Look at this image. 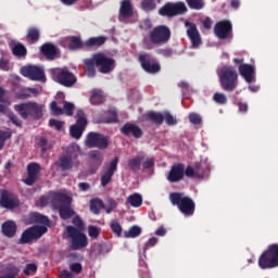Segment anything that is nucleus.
<instances>
[{
  "label": "nucleus",
  "mask_w": 278,
  "mask_h": 278,
  "mask_svg": "<svg viewBox=\"0 0 278 278\" xmlns=\"http://www.w3.org/2000/svg\"><path fill=\"white\" fill-rule=\"evenodd\" d=\"M85 66L89 77H94V75H97L94 66L99 68V73L108 75V73H112V71L116 68V61L112 58H108L104 53L99 52L93 54L92 59H86Z\"/></svg>",
  "instance_id": "1"
},
{
  "label": "nucleus",
  "mask_w": 278,
  "mask_h": 278,
  "mask_svg": "<svg viewBox=\"0 0 278 278\" xmlns=\"http://www.w3.org/2000/svg\"><path fill=\"white\" fill-rule=\"evenodd\" d=\"M170 40V28L166 25H159L148 33V36L142 39L143 49L151 50L153 45L162 47Z\"/></svg>",
  "instance_id": "2"
},
{
  "label": "nucleus",
  "mask_w": 278,
  "mask_h": 278,
  "mask_svg": "<svg viewBox=\"0 0 278 278\" xmlns=\"http://www.w3.org/2000/svg\"><path fill=\"white\" fill-rule=\"evenodd\" d=\"M80 148L77 144H70L65 153L59 157V161L55 163V166L62 172L73 170V168H79V153Z\"/></svg>",
  "instance_id": "3"
},
{
  "label": "nucleus",
  "mask_w": 278,
  "mask_h": 278,
  "mask_svg": "<svg viewBox=\"0 0 278 278\" xmlns=\"http://www.w3.org/2000/svg\"><path fill=\"white\" fill-rule=\"evenodd\" d=\"M14 110L17 112V114L21 116V118H24V121H27V118H34L35 121H40L42 118V110L45 105L38 104L34 101L23 102L20 104H15Z\"/></svg>",
  "instance_id": "4"
},
{
  "label": "nucleus",
  "mask_w": 278,
  "mask_h": 278,
  "mask_svg": "<svg viewBox=\"0 0 278 278\" xmlns=\"http://www.w3.org/2000/svg\"><path fill=\"white\" fill-rule=\"evenodd\" d=\"M220 88L225 92H233L238 88V72L231 66H223L218 73Z\"/></svg>",
  "instance_id": "5"
},
{
  "label": "nucleus",
  "mask_w": 278,
  "mask_h": 278,
  "mask_svg": "<svg viewBox=\"0 0 278 278\" xmlns=\"http://www.w3.org/2000/svg\"><path fill=\"white\" fill-rule=\"evenodd\" d=\"M261 270H271L278 267V243H271L258 257Z\"/></svg>",
  "instance_id": "6"
},
{
  "label": "nucleus",
  "mask_w": 278,
  "mask_h": 278,
  "mask_svg": "<svg viewBox=\"0 0 278 278\" xmlns=\"http://www.w3.org/2000/svg\"><path fill=\"white\" fill-rule=\"evenodd\" d=\"M66 231L72 251H79V249H86L88 247V237L81 230L77 229V227L67 226Z\"/></svg>",
  "instance_id": "7"
},
{
  "label": "nucleus",
  "mask_w": 278,
  "mask_h": 278,
  "mask_svg": "<svg viewBox=\"0 0 278 278\" xmlns=\"http://www.w3.org/2000/svg\"><path fill=\"white\" fill-rule=\"evenodd\" d=\"M138 62L140 63L142 71H144V73H148V75H157V73L162 71L160 61H157V59H155L150 53H140L138 56Z\"/></svg>",
  "instance_id": "8"
},
{
  "label": "nucleus",
  "mask_w": 278,
  "mask_h": 278,
  "mask_svg": "<svg viewBox=\"0 0 278 278\" xmlns=\"http://www.w3.org/2000/svg\"><path fill=\"white\" fill-rule=\"evenodd\" d=\"M175 205L184 214V216H194L197 204L192 198L184 195L181 192L175 193Z\"/></svg>",
  "instance_id": "9"
},
{
  "label": "nucleus",
  "mask_w": 278,
  "mask_h": 278,
  "mask_svg": "<svg viewBox=\"0 0 278 278\" xmlns=\"http://www.w3.org/2000/svg\"><path fill=\"white\" fill-rule=\"evenodd\" d=\"M85 144L88 147V149H99L100 151H105V149L110 147V137L100 132L91 131L87 135Z\"/></svg>",
  "instance_id": "10"
},
{
  "label": "nucleus",
  "mask_w": 278,
  "mask_h": 278,
  "mask_svg": "<svg viewBox=\"0 0 278 278\" xmlns=\"http://www.w3.org/2000/svg\"><path fill=\"white\" fill-rule=\"evenodd\" d=\"M76 124L71 126L70 134L72 138L79 140L84 134V129H86V125H88V118L86 117V113L84 110L78 109L76 113Z\"/></svg>",
  "instance_id": "11"
},
{
  "label": "nucleus",
  "mask_w": 278,
  "mask_h": 278,
  "mask_svg": "<svg viewBox=\"0 0 278 278\" xmlns=\"http://www.w3.org/2000/svg\"><path fill=\"white\" fill-rule=\"evenodd\" d=\"M214 34L219 40L233 38V25L229 20H223L215 24Z\"/></svg>",
  "instance_id": "12"
},
{
  "label": "nucleus",
  "mask_w": 278,
  "mask_h": 278,
  "mask_svg": "<svg viewBox=\"0 0 278 278\" xmlns=\"http://www.w3.org/2000/svg\"><path fill=\"white\" fill-rule=\"evenodd\" d=\"M54 77L58 84L65 88H73V85L77 84V77L68 68L58 70Z\"/></svg>",
  "instance_id": "13"
},
{
  "label": "nucleus",
  "mask_w": 278,
  "mask_h": 278,
  "mask_svg": "<svg viewBox=\"0 0 278 278\" xmlns=\"http://www.w3.org/2000/svg\"><path fill=\"white\" fill-rule=\"evenodd\" d=\"M23 77H28L31 81H46L45 71L36 65L23 66L21 68Z\"/></svg>",
  "instance_id": "14"
},
{
  "label": "nucleus",
  "mask_w": 278,
  "mask_h": 278,
  "mask_svg": "<svg viewBox=\"0 0 278 278\" xmlns=\"http://www.w3.org/2000/svg\"><path fill=\"white\" fill-rule=\"evenodd\" d=\"M21 202L18 201V197L14 194L12 191L3 190L0 195V206L3 210H16Z\"/></svg>",
  "instance_id": "15"
},
{
  "label": "nucleus",
  "mask_w": 278,
  "mask_h": 278,
  "mask_svg": "<svg viewBox=\"0 0 278 278\" xmlns=\"http://www.w3.org/2000/svg\"><path fill=\"white\" fill-rule=\"evenodd\" d=\"M185 27H187V36L191 42V47L193 49H199V47H201V43L203 41L201 40V33H199V28H197V24L186 21Z\"/></svg>",
  "instance_id": "16"
},
{
  "label": "nucleus",
  "mask_w": 278,
  "mask_h": 278,
  "mask_svg": "<svg viewBox=\"0 0 278 278\" xmlns=\"http://www.w3.org/2000/svg\"><path fill=\"white\" fill-rule=\"evenodd\" d=\"M89 157V173L91 175H94L101 168V165L103 164V152L100 150H91L88 153Z\"/></svg>",
  "instance_id": "17"
},
{
  "label": "nucleus",
  "mask_w": 278,
  "mask_h": 278,
  "mask_svg": "<svg viewBox=\"0 0 278 278\" xmlns=\"http://www.w3.org/2000/svg\"><path fill=\"white\" fill-rule=\"evenodd\" d=\"M121 134H123V136H126L127 138H135L136 140H140V138L144 136V131L142 130V128H140L138 124L134 123L124 124L121 128Z\"/></svg>",
  "instance_id": "18"
},
{
  "label": "nucleus",
  "mask_w": 278,
  "mask_h": 278,
  "mask_svg": "<svg viewBox=\"0 0 278 278\" xmlns=\"http://www.w3.org/2000/svg\"><path fill=\"white\" fill-rule=\"evenodd\" d=\"M134 16V4L130 0H123L119 7L118 21L119 23H129V18Z\"/></svg>",
  "instance_id": "19"
},
{
  "label": "nucleus",
  "mask_w": 278,
  "mask_h": 278,
  "mask_svg": "<svg viewBox=\"0 0 278 278\" xmlns=\"http://www.w3.org/2000/svg\"><path fill=\"white\" fill-rule=\"evenodd\" d=\"M51 203L54 210H60L66 205L73 203V198L62 192H54L51 195Z\"/></svg>",
  "instance_id": "20"
},
{
  "label": "nucleus",
  "mask_w": 278,
  "mask_h": 278,
  "mask_svg": "<svg viewBox=\"0 0 278 278\" xmlns=\"http://www.w3.org/2000/svg\"><path fill=\"white\" fill-rule=\"evenodd\" d=\"M40 174V164L29 163L27 165V177L23 180L26 186H34L38 181Z\"/></svg>",
  "instance_id": "21"
},
{
  "label": "nucleus",
  "mask_w": 278,
  "mask_h": 278,
  "mask_svg": "<svg viewBox=\"0 0 278 278\" xmlns=\"http://www.w3.org/2000/svg\"><path fill=\"white\" fill-rule=\"evenodd\" d=\"M239 74L247 84H253V79H255V66L252 64H241L239 65Z\"/></svg>",
  "instance_id": "22"
},
{
  "label": "nucleus",
  "mask_w": 278,
  "mask_h": 278,
  "mask_svg": "<svg viewBox=\"0 0 278 278\" xmlns=\"http://www.w3.org/2000/svg\"><path fill=\"white\" fill-rule=\"evenodd\" d=\"M41 54L46 56V60H54L58 55V47L51 42H46L40 47Z\"/></svg>",
  "instance_id": "23"
},
{
  "label": "nucleus",
  "mask_w": 278,
  "mask_h": 278,
  "mask_svg": "<svg viewBox=\"0 0 278 278\" xmlns=\"http://www.w3.org/2000/svg\"><path fill=\"white\" fill-rule=\"evenodd\" d=\"M67 49L70 51H79L86 47V42L81 41V37L72 36L66 39Z\"/></svg>",
  "instance_id": "24"
},
{
  "label": "nucleus",
  "mask_w": 278,
  "mask_h": 278,
  "mask_svg": "<svg viewBox=\"0 0 278 278\" xmlns=\"http://www.w3.org/2000/svg\"><path fill=\"white\" fill-rule=\"evenodd\" d=\"M38 40H40V28L30 26L26 33V42H28V45H36Z\"/></svg>",
  "instance_id": "25"
},
{
  "label": "nucleus",
  "mask_w": 278,
  "mask_h": 278,
  "mask_svg": "<svg viewBox=\"0 0 278 278\" xmlns=\"http://www.w3.org/2000/svg\"><path fill=\"white\" fill-rule=\"evenodd\" d=\"M108 40V37L99 36V37H91L85 41V47L89 49H99V47H103Z\"/></svg>",
  "instance_id": "26"
},
{
  "label": "nucleus",
  "mask_w": 278,
  "mask_h": 278,
  "mask_svg": "<svg viewBox=\"0 0 278 278\" xmlns=\"http://www.w3.org/2000/svg\"><path fill=\"white\" fill-rule=\"evenodd\" d=\"M16 223L13 220H8L2 224V233L7 238H14L16 236Z\"/></svg>",
  "instance_id": "27"
},
{
  "label": "nucleus",
  "mask_w": 278,
  "mask_h": 278,
  "mask_svg": "<svg viewBox=\"0 0 278 278\" xmlns=\"http://www.w3.org/2000/svg\"><path fill=\"white\" fill-rule=\"evenodd\" d=\"M90 213L94 214L96 216H99L101 213V210H105V203H103V200L99 198H93L90 200Z\"/></svg>",
  "instance_id": "28"
},
{
  "label": "nucleus",
  "mask_w": 278,
  "mask_h": 278,
  "mask_svg": "<svg viewBox=\"0 0 278 278\" xmlns=\"http://www.w3.org/2000/svg\"><path fill=\"white\" fill-rule=\"evenodd\" d=\"M159 14L160 16L173 18V16H175V3L166 2L161 9H159Z\"/></svg>",
  "instance_id": "29"
},
{
  "label": "nucleus",
  "mask_w": 278,
  "mask_h": 278,
  "mask_svg": "<svg viewBox=\"0 0 278 278\" xmlns=\"http://www.w3.org/2000/svg\"><path fill=\"white\" fill-rule=\"evenodd\" d=\"M12 54L15 55V58H26L27 55V48L25 45L21 42H15L11 46Z\"/></svg>",
  "instance_id": "30"
},
{
  "label": "nucleus",
  "mask_w": 278,
  "mask_h": 278,
  "mask_svg": "<svg viewBox=\"0 0 278 278\" xmlns=\"http://www.w3.org/2000/svg\"><path fill=\"white\" fill-rule=\"evenodd\" d=\"M146 121L154 123V125H162V123H164V114L155 111H150L146 115Z\"/></svg>",
  "instance_id": "31"
},
{
  "label": "nucleus",
  "mask_w": 278,
  "mask_h": 278,
  "mask_svg": "<svg viewBox=\"0 0 278 278\" xmlns=\"http://www.w3.org/2000/svg\"><path fill=\"white\" fill-rule=\"evenodd\" d=\"M157 3H161V0H141L140 9L143 12H153L157 9Z\"/></svg>",
  "instance_id": "32"
},
{
  "label": "nucleus",
  "mask_w": 278,
  "mask_h": 278,
  "mask_svg": "<svg viewBox=\"0 0 278 278\" xmlns=\"http://www.w3.org/2000/svg\"><path fill=\"white\" fill-rule=\"evenodd\" d=\"M58 210L62 220H68V218H73V216H75V211L73 210V207H71V204L62 206L61 208Z\"/></svg>",
  "instance_id": "33"
},
{
  "label": "nucleus",
  "mask_w": 278,
  "mask_h": 278,
  "mask_svg": "<svg viewBox=\"0 0 278 278\" xmlns=\"http://www.w3.org/2000/svg\"><path fill=\"white\" fill-rule=\"evenodd\" d=\"M37 147L41 150V153H47V151H51L53 149V144L46 137H39L36 140Z\"/></svg>",
  "instance_id": "34"
},
{
  "label": "nucleus",
  "mask_w": 278,
  "mask_h": 278,
  "mask_svg": "<svg viewBox=\"0 0 278 278\" xmlns=\"http://www.w3.org/2000/svg\"><path fill=\"white\" fill-rule=\"evenodd\" d=\"M178 88H180L182 97H185V99H190V97L194 94V89H192V87L190 86V84H188V81L182 80L178 83Z\"/></svg>",
  "instance_id": "35"
},
{
  "label": "nucleus",
  "mask_w": 278,
  "mask_h": 278,
  "mask_svg": "<svg viewBox=\"0 0 278 278\" xmlns=\"http://www.w3.org/2000/svg\"><path fill=\"white\" fill-rule=\"evenodd\" d=\"M142 160H144V156L142 155H137L134 159L128 160V166L132 173H138V170H140Z\"/></svg>",
  "instance_id": "36"
},
{
  "label": "nucleus",
  "mask_w": 278,
  "mask_h": 278,
  "mask_svg": "<svg viewBox=\"0 0 278 278\" xmlns=\"http://www.w3.org/2000/svg\"><path fill=\"white\" fill-rule=\"evenodd\" d=\"M103 101H105V98L103 97V91L97 89L91 91L90 103L92 105H100V103H103Z\"/></svg>",
  "instance_id": "37"
},
{
  "label": "nucleus",
  "mask_w": 278,
  "mask_h": 278,
  "mask_svg": "<svg viewBox=\"0 0 278 278\" xmlns=\"http://www.w3.org/2000/svg\"><path fill=\"white\" fill-rule=\"evenodd\" d=\"M29 229L34 240L42 238V236L48 231L47 226H33Z\"/></svg>",
  "instance_id": "38"
},
{
  "label": "nucleus",
  "mask_w": 278,
  "mask_h": 278,
  "mask_svg": "<svg viewBox=\"0 0 278 278\" xmlns=\"http://www.w3.org/2000/svg\"><path fill=\"white\" fill-rule=\"evenodd\" d=\"M127 203L131 207H140L142 205V195L140 193H134L127 198Z\"/></svg>",
  "instance_id": "39"
},
{
  "label": "nucleus",
  "mask_w": 278,
  "mask_h": 278,
  "mask_svg": "<svg viewBox=\"0 0 278 278\" xmlns=\"http://www.w3.org/2000/svg\"><path fill=\"white\" fill-rule=\"evenodd\" d=\"M99 123H118V114H116V111L114 110H109L106 112V117H103L102 119L99 121Z\"/></svg>",
  "instance_id": "40"
},
{
  "label": "nucleus",
  "mask_w": 278,
  "mask_h": 278,
  "mask_svg": "<svg viewBox=\"0 0 278 278\" xmlns=\"http://www.w3.org/2000/svg\"><path fill=\"white\" fill-rule=\"evenodd\" d=\"M31 219L34 220V223H37L38 225H49V217L40 213H33Z\"/></svg>",
  "instance_id": "41"
},
{
  "label": "nucleus",
  "mask_w": 278,
  "mask_h": 278,
  "mask_svg": "<svg viewBox=\"0 0 278 278\" xmlns=\"http://www.w3.org/2000/svg\"><path fill=\"white\" fill-rule=\"evenodd\" d=\"M186 167L184 164H176L175 165V181H181L186 175Z\"/></svg>",
  "instance_id": "42"
},
{
  "label": "nucleus",
  "mask_w": 278,
  "mask_h": 278,
  "mask_svg": "<svg viewBox=\"0 0 278 278\" xmlns=\"http://www.w3.org/2000/svg\"><path fill=\"white\" fill-rule=\"evenodd\" d=\"M34 240V236L31 235L30 228L23 231L20 238V244H29Z\"/></svg>",
  "instance_id": "43"
},
{
  "label": "nucleus",
  "mask_w": 278,
  "mask_h": 278,
  "mask_svg": "<svg viewBox=\"0 0 278 278\" xmlns=\"http://www.w3.org/2000/svg\"><path fill=\"white\" fill-rule=\"evenodd\" d=\"M140 233H142V228H140L139 226H132L129 228L128 231L124 232L125 238H138Z\"/></svg>",
  "instance_id": "44"
},
{
  "label": "nucleus",
  "mask_w": 278,
  "mask_h": 278,
  "mask_svg": "<svg viewBox=\"0 0 278 278\" xmlns=\"http://www.w3.org/2000/svg\"><path fill=\"white\" fill-rule=\"evenodd\" d=\"M186 2L191 10H203L205 8L203 0H186Z\"/></svg>",
  "instance_id": "45"
},
{
  "label": "nucleus",
  "mask_w": 278,
  "mask_h": 278,
  "mask_svg": "<svg viewBox=\"0 0 278 278\" xmlns=\"http://www.w3.org/2000/svg\"><path fill=\"white\" fill-rule=\"evenodd\" d=\"M88 236L92 240H97V238H99V236H101V228H99L97 226L89 225L88 226Z\"/></svg>",
  "instance_id": "46"
},
{
  "label": "nucleus",
  "mask_w": 278,
  "mask_h": 278,
  "mask_svg": "<svg viewBox=\"0 0 278 278\" xmlns=\"http://www.w3.org/2000/svg\"><path fill=\"white\" fill-rule=\"evenodd\" d=\"M118 170V156H115L109 164L105 173H109V175H114Z\"/></svg>",
  "instance_id": "47"
},
{
  "label": "nucleus",
  "mask_w": 278,
  "mask_h": 278,
  "mask_svg": "<svg viewBox=\"0 0 278 278\" xmlns=\"http://www.w3.org/2000/svg\"><path fill=\"white\" fill-rule=\"evenodd\" d=\"M23 273H24V275L29 277V276L34 275L35 273H38V265H36V263H29L25 266Z\"/></svg>",
  "instance_id": "48"
},
{
  "label": "nucleus",
  "mask_w": 278,
  "mask_h": 278,
  "mask_svg": "<svg viewBox=\"0 0 278 278\" xmlns=\"http://www.w3.org/2000/svg\"><path fill=\"white\" fill-rule=\"evenodd\" d=\"M193 168L195 170L197 179H203V177H205V169L203 168V164L197 162L194 163Z\"/></svg>",
  "instance_id": "49"
},
{
  "label": "nucleus",
  "mask_w": 278,
  "mask_h": 278,
  "mask_svg": "<svg viewBox=\"0 0 278 278\" xmlns=\"http://www.w3.org/2000/svg\"><path fill=\"white\" fill-rule=\"evenodd\" d=\"M50 110H51L53 116H62V114H64V109L58 106L56 101L51 102Z\"/></svg>",
  "instance_id": "50"
},
{
  "label": "nucleus",
  "mask_w": 278,
  "mask_h": 278,
  "mask_svg": "<svg viewBox=\"0 0 278 278\" xmlns=\"http://www.w3.org/2000/svg\"><path fill=\"white\" fill-rule=\"evenodd\" d=\"M213 101L218 103V105H225V103H227V96H225V93L215 92L213 96Z\"/></svg>",
  "instance_id": "51"
},
{
  "label": "nucleus",
  "mask_w": 278,
  "mask_h": 278,
  "mask_svg": "<svg viewBox=\"0 0 278 278\" xmlns=\"http://www.w3.org/2000/svg\"><path fill=\"white\" fill-rule=\"evenodd\" d=\"M63 112L66 116H73V112H75V104L71 102H63Z\"/></svg>",
  "instance_id": "52"
},
{
  "label": "nucleus",
  "mask_w": 278,
  "mask_h": 278,
  "mask_svg": "<svg viewBox=\"0 0 278 278\" xmlns=\"http://www.w3.org/2000/svg\"><path fill=\"white\" fill-rule=\"evenodd\" d=\"M188 12V7L184 2H176L175 3V15L177 14H186Z\"/></svg>",
  "instance_id": "53"
},
{
  "label": "nucleus",
  "mask_w": 278,
  "mask_h": 278,
  "mask_svg": "<svg viewBox=\"0 0 278 278\" xmlns=\"http://www.w3.org/2000/svg\"><path fill=\"white\" fill-rule=\"evenodd\" d=\"M111 229L113 233H116L118 238H121V236L123 235V227H121V224H118V222L116 220H113L111 223Z\"/></svg>",
  "instance_id": "54"
},
{
  "label": "nucleus",
  "mask_w": 278,
  "mask_h": 278,
  "mask_svg": "<svg viewBox=\"0 0 278 278\" xmlns=\"http://www.w3.org/2000/svg\"><path fill=\"white\" fill-rule=\"evenodd\" d=\"M189 122L191 125H201L203 123V118L198 113H190L189 114Z\"/></svg>",
  "instance_id": "55"
},
{
  "label": "nucleus",
  "mask_w": 278,
  "mask_h": 278,
  "mask_svg": "<svg viewBox=\"0 0 278 278\" xmlns=\"http://www.w3.org/2000/svg\"><path fill=\"white\" fill-rule=\"evenodd\" d=\"M9 121L13 125H15V127H23V121H21V118L17 117V115L14 113L9 114Z\"/></svg>",
  "instance_id": "56"
},
{
  "label": "nucleus",
  "mask_w": 278,
  "mask_h": 278,
  "mask_svg": "<svg viewBox=\"0 0 278 278\" xmlns=\"http://www.w3.org/2000/svg\"><path fill=\"white\" fill-rule=\"evenodd\" d=\"M49 126L54 127L56 129V131H61L62 127H64V122L51 118L49 121Z\"/></svg>",
  "instance_id": "57"
},
{
  "label": "nucleus",
  "mask_w": 278,
  "mask_h": 278,
  "mask_svg": "<svg viewBox=\"0 0 278 278\" xmlns=\"http://www.w3.org/2000/svg\"><path fill=\"white\" fill-rule=\"evenodd\" d=\"M70 270L75 275H79L84 270V266H81V263H72L70 264Z\"/></svg>",
  "instance_id": "58"
},
{
  "label": "nucleus",
  "mask_w": 278,
  "mask_h": 278,
  "mask_svg": "<svg viewBox=\"0 0 278 278\" xmlns=\"http://www.w3.org/2000/svg\"><path fill=\"white\" fill-rule=\"evenodd\" d=\"M15 97L17 99H22V100H25V99H29V97H31V94H29V91L27 88H24V89H21L20 91H17L15 93Z\"/></svg>",
  "instance_id": "59"
},
{
  "label": "nucleus",
  "mask_w": 278,
  "mask_h": 278,
  "mask_svg": "<svg viewBox=\"0 0 278 278\" xmlns=\"http://www.w3.org/2000/svg\"><path fill=\"white\" fill-rule=\"evenodd\" d=\"M73 225L74 227H76V229H78V231H81V229H84V220L81 219V217H79V215H76L73 218Z\"/></svg>",
  "instance_id": "60"
},
{
  "label": "nucleus",
  "mask_w": 278,
  "mask_h": 278,
  "mask_svg": "<svg viewBox=\"0 0 278 278\" xmlns=\"http://www.w3.org/2000/svg\"><path fill=\"white\" fill-rule=\"evenodd\" d=\"M112 177H114V175L109 174L108 172H105L101 176V186H103V188H105V186H108V184H110V181H112Z\"/></svg>",
  "instance_id": "61"
},
{
  "label": "nucleus",
  "mask_w": 278,
  "mask_h": 278,
  "mask_svg": "<svg viewBox=\"0 0 278 278\" xmlns=\"http://www.w3.org/2000/svg\"><path fill=\"white\" fill-rule=\"evenodd\" d=\"M157 242H159L157 238H155V237L150 238V239L146 242L144 248H143V251L147 252L148 249H151V248L155 247V244H157Z\"/></svg>",
  "instance_id": "62"
},
{
  "label": "nucleus",
  "mask_w": 278,
  "mask_h": 278,
  "mask_svg": "<svg viewBox=\"0 0 278 278\" xmlns=\"http://www.w3.org/2000/svg\"><path fill=\"white\" fill-rule=\"evenodd\" d=\"M186 177H190L191 179L197 178V172L194 170V167L192 166H187L185 170Z\"/></svg>",
  "instance_id": "63"
},
{
  "label": "nucleus",
  "mask_w": 278,
  "mask_h": 278,
  "mask_svg": "<svg viewBox=\"0 0 278 278\" xmlns=\"http://www.w3.org/2000/svg\"><path fill=\"white\" fill-rule=\"evenodd\" d=\"M167 181L175 184V164L172 165L170 170L167 176Z\"/></svg>",
  "instance_id": "64"
}]
</instances>
